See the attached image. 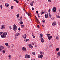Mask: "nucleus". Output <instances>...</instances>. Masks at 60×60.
<instances>
[{"label":"nucleus","instance_id":"nucleus-1","mask_svg":"<svg viewBox=\"0 0 60 60\" xmlns=\"http://www.w3.org/2000/svg\"><path fill=\"white\" fill-rule=\"evenodd\" d=\"M7 32H4L3 34H2L1 36V38H6V35H7Z\"/></svg>","mask_w":60,"mask_h":60},{"label":"nucleus","instance_id":"nucleus-2","mask_svg":"<svg viewBox=\"0 0 60 60\" xmlns=\"http://www.w3.org/2000/svg\"><path fill=\"white\" fill-rule=\"evenodd\" d=\"M14 27H13V30H14V31L16 32V31L17 30V26L15 24H14L13 25Z\"/></svg>","mask_w":60,"mask_h":60},{"label":"nucleus","instance_id":"nucleus-3","mask_svg":"<svg viewBox=\"0 0 60 60\" xmlns=\"http://www.w3.org/2000/svg\"><path fill=\"white\" fill-rule=\"evenodd\" d=\"M19 35H20V34L19 33H16L15 36V40H16V39H17V38L18 37V36H19Z\"/></svg>","mask_w":60,"mask_h":60},{"label":"nucleus","instance_id":"nucleus-4","mask_svg":"<svg viewBox=\"0 0 60 60\" xmlns=\"http://www.w3.org/2000/svg\"><path fill=\"white\" fill-rule=\"evenodd\" d=\"M56 8L55 7H53L52 8V11L54 12H56Z\"/></svg>","mask_w":60,"mask_h":60},{"label":"nucleus","instance_id":"nucleus-5","mask_svg":"<svg viewBox=\"0 0 60 60\" xmlns=\"http://www.w3.org/2000/svg\"><path fill=\"white\" fill-rule=\"evenodd\" d=\"M38 58H41L42 59V57H43V55L42 54H41L40 55V54H38Z\"/></svg>","mask_w":60,"mask_h":60},{"label":"nucleus","instance_id":"nucleus-6","mask_svg":"<svg viewBox=\"0 0 60 60\" xmlns=\"http://www.w3.org/2000/svg\"><path fill=\"white\" fill-rule=\"evenodd\" d=\"M23 38H24V41H26V34H25L24 36H22Z\"/></svg>","mask_w":60,"mask_h":60},{"label":"nucleus","instance_id":"nucleus-7","mask_svg":"<svg viewBox=\"0 0 60 60\" xmlns=\"http://www.w3.org/2000/svg\"><path fill=\"white\" fill-rule=\"evenodd\" d=\"M22 19H20L19 21V23L20 25H22L23 24V23L22 22Z\"/></svg>","mask_w":60,"mask_h":60},{"label":"nucleus","instance_id":"nucleus-8","mask_svg":"<svg viewBox=\"0 0 60 60\" xmlns=\"http://www.w3.org/2000/svg\"><path fill=\"white\" fill-rule=\"evenodd\" d=\"M1 28L3 30L5 28V25H2L1 26Z\"/></svg>","mask_w":60,"mask_h":60},{"label":"nucleus","instance_id":"nucleus-9","mask_svg":"<svg viewBox=\"0 0 60 60\" xmlns=\"http://www.w3.org/2000/svg\"><path fill=\"white\" fill-rule=\"evenodd\" d=\"M57 58H59L60 57V51H59L57 53Z\"/></svg>","mask_w":60,"mask_h":60},{"label":"nucleus","instance_id":"nucleus-10","mask_svg":"<svg viewBox=\"0 0 60 60\" xmlns=\"http://www.w3.org/2000/svg\"><path fill=\"white\" fill-rule=\"evenodd\" d=\"M22 49L23 51H26V49L25 47H23L22 48Z\"/></svg>","mask_w":60,"mask_h":60},{"label":"nucleus","instance_id":"nucleus-11","mask_svg":"<svg viewBox=\"0 0 60 60\" xmlns=\"http://www.w3.org/2000/svg\"><path fill=\"white\" fill-rule=\"evenodd\" d=\"M45 17L46 19H48L49 18V15L48 14H46L45 16Z\"/></svg>","mask_w":60,"mask_h":60},{"label":"nucleus","instance_id":"nucleus-12","mask_svg":"<svg viewBox=\"0 0 60 60\" xmlns=\"http://www.w3.org/2000/svg\"><path fill=\"white\" fill-rule=\"evenodd\" d=\"M56 22H53L52 23V25L53 26H55L56 25Z\"/></svg>","mask_w":60,"mask_h":60},{"label":"nucleus","instance_id":"nucleus-13","mask_svg":"<svg viewBox=\"0 0 60 60\" xmlns=\"http://www.w3.org/2000/svg\"><path fill=\"white\" fill-rule=\"evenodd\" d=\"M48 39L49 40H51V39H52V36L51 35L50 37L49 36H48Z\"/></svg>","mask_w":60,"mask_h":60},{"label":"nucleus","instance_id":"nucleus-14","mask_svg":"<svg viewBox=\"0 0 60 60\" xmlns=\"http://www.w3.org/2000/svg\"><path fill=\"white\" fill-rule=\"evenodd\" d=\"M1 49H4V46H0V51H1Z\"/></svg>","mask_w":60,"mask_h":60},{"label":"nucleus","instance_id":"nucleus-15","mask_svg":"<svg viewBox=\"0 0 60 60\" xmlns=\"http://www.w3.org/2000/svg\"><path fill=\"white\" fill-rule=\"evenodd\" d=\"M5 6L7 7H9V4L6 3H5Z\"/></svg>","mask_w":60,"mask_h":60},{"label":"nucleus","instance_id":"nucleus-16","mask_svg":"<svg viewBox=\"0 0 60 60\" xmlns=\"http://www.w3.org/2000/svg\"><path fill=\"white\" fill-rule=\"evenodd\" d=\"M41 41L43 43L44 42V39L43 38H41Z\"/></svg>","mask_w":60,"mask_h":60},{"label":"nucleus","instance_id":"nucleus-17","mask_svg":"<svg viewBox=\"0 0 60 60\" xmlns=\"http://www.w3.org/2000/svg\"><path fill=\"white\" fill-rule=\"evenodd\" d=\"M40 13L41 15H42L43 14H44L45 12L44 11H42L41 12H40Z\"/></svg>","mask_w":60,"mask_h":60},{"label":"nucleus","instance_id":"nucleus-18","mask_svg":"<svg viewBox=\"0 0 60 60\" xmlns=\"http://www.w3.org/2000/svg\"><path fill=\"white\" fill-rule=\"evenodd\" d=\"M8 56L9 57V58L10 59H11V55H8Z\"/></svg>","mask_w":60,"mask_h":60},{"label":"nucleus","instance_id":"nucleus-19","mask_svg":"<svg viewBox=\"0 0 60 60\" xmlns=\"http://www.w3.org/2000/svg\"><path fill=\"white\" fill-rule=\"evenodd\" d=\"M43 37V35L42 34H40V38H42Z\"/></svg>","mask_w":60,"mask_h":60},{"label":"nucleus","instance_id":"nucleus-20","mask_svg":"<svg viewBox=\"0 0 60 60\" xmlns=\"http://www.w3.org/2000/svg\"><path fill=\"white\" fill-rule=\"evenodd\" d=\"M29 47H30V48L31 49H32V48H33V46H32V45H31V44L29 45Z\"/></svg>","mask_w":60,"mask_h":60},{"label":"nucleus","instance_id":"nucleus-21","mask_svg":"<svg viewBox=\"0 0 60 60\" xmlns=\"http://www.w3.org/2000/svg\"><path fill=\"white\" fill-rule=\"evenodd\" d=\"M56 50L57 51H59V48H56Z\"/></svg>","mask_w":60,"mask_h":60},{"label":"nucleus","instance_id":"nucleus-22","mask_svg":"<svg viewBox=\"0 0 60 60\" xmlns=\"http://www.w3.org/2000/svg\"><path fill=\"white\" fill-rule=\"evenodd\" d=\"M40 53L41 54H42V55H44V52H40Z\"/></svg>","mask_w":60,"mask_h":60},{"label":"nucleus","instance_id":"nucleus-23","mask_svg":"<svg viewBox=\"0 0 60 60\" xmlns=\"http://www.w3.org/2000/svg\"><path fill=\"white\" fill-rule=\"evenodd\" d=\"M32 35L33 36V37L34 38H35V36L34 35V34L33 33L32 34Z\"/></svg>","mask_w":60,"mask_h":60},{"label":"nucleus","instance_id":"nucleus-24","mask_svg":"<svg viewBox=\"0 0 60 60\" xmlns=\"http://www.w3.org/2000/svg\"><path fill=\"white\" fill-rule=\"evenodd\" d=\"M21 26L22 28H24V25H21Z\"/></svg>","mask_w":60,"mask_h":60},{"label":"nucleus","instance_id":"nucleus-25","mask_svg":"<svg viewBox=\"0 0 60 60\" xmlns=\"http://www.w3.org/2000/svg\"><path fill=\"white\" fill-rule=\"evenodd\" d=\"M13 1H15V2H16L17 3H18V0H13Z\"/></svg>","mask_w":60,"mask_h":60},{"label":"nucleus","instance_id":"nucleus-26","mask_svg":"<svg viewBox=\"0 0 60 60\" xmlns=\"http://www.w3.org/2000/svg\"><path fill=\"white\" fill-rule=\"evenodd\" d=\"M5 53V51L4 50H3V54H4Z\"/></svg>","mask_w":60,"mask_h":60},{"label":"nucleus","instance_id":"nucleus-27","mask_svg":"<svg viewBox=\"0 0 60 60\" xmlns=\"http://www.w3.org/2000/svg\"><path fill=\"white\" fill-rule=\"evenodd\" d=\"M5 45L6 46H8V44L7 43H5Z\"/></svg>","mask_w":60,"mask_h":60},{"label":"nucleus","instance_id":"nucleus-28","mask_svg":"<svg viewBox=\"0 0 60 60\" xmlns=\"http://www.w3.org/2000/svg\"><path fill=\"white\" fill-rule=\"evenodd\" d=\"M49 15L50 18H51V15H50V13H49Z\"/></svg>","mask_w":60,"mask_h":60},{"label":"nucleus","instance_id":"nucleus-29","mask_svg":"<svg viewBox=\"0 0 60 60\" xmlns=\"http://www.w3.org/2000/svg\"><path fill=\"white\" fill-rule=\"evenodd\" d=\"M42 21L43 23H45V21L44 19L42 20Z\"/></svg>","mask_w":60,"mask_h":60},{"label":"nucleus","instance_id":"nucleus-30","mask_svg":"<svg viewBox=\"0 0 60 60\" xmlns=\"http://www.w3.org/2000/svg\"><path fill=\"white\" fill-rule=\"evenodd\" d=\"M0 8L1 9V10H2V7H3V6H2V5H0Z\"/></svg>","mask_w":60,"mask_h":60},{"label":"nucleus","instance_id":"nucleus-31","mask_svg":"<svg viewBox=\"0 0 60 60\" xmlns=\"http://www.w3.org/2000/svg\"><path fill=\"white\" fill-rule=\"evenodd\" d=\"M16 16L17 18H18L19 17V14H18Z\"/></svg>","mask_w":60,"mask_h":60},{"label":"nucleus","instance_id":"nucleus-32","mask_svg":"<svg viewBox=\"0 0 60 60\" xmlns=\"http://www.w3.org/2000/svg\"><path fill=\"white\" fill-rule=\"evenodd\" d=\"M30 55H28L27 56V58H30Z\"/></svg>","mask_w":60,"mask_h":60},{"label":"nucleus","instance_id":"nucleus-33","mask_svg":"<svg viewBox=\"0 0 60 60\" xmlns=\"http://www.w3.org/2000/svg\"><path fill=\"white\" fill-rule=\"evenodd\" d=\"M27 14L28 15V16H30V15H31V13H30V14Z\"/></svg>","mask_w":60,"mask_h":60},{"label":"nucleus","instance_id":"nucleus-34","mask_svg":"<svg viewBox=\"0 0 60 60\" xmlns=\"http://www.w3.org/2000/svg\"><path fill=\"white\" fill-rule=\"evenodd\" d=\"M48 11L49 12V13H50V9H49L48 10Z\"/></svg>","mask_w":60,"mask_h":60},{"label":"nucleus","instance_id":"nucleus-35","mask_svg":"<svg viewBox=\"0 0 60 60\" xmlns=\"http://www.w3.org/2000/svg\"><path fill=\"white\" fill-rule=\"evenodd\" d=\"M32 54L33 55H35V52H32Z\"/></svg>","mask_w":60,"mask_h":60},{"label":"nucleus","instance_id":"nucleus-36","mask_svg":"<svg viewBox=\"0 0 60 60\" xmlns=\"http://www.w3.org/2000/svg\"><path fill=\"white\" fill-rule=\"evenodd\" d=\"M50 34H46V35H47V37H48V36H49V35H50Z\"/></svg>","mask_w":60,"mask_h":60},{"label":"nucleus","instance_id":"nucleus-37","mask_svg":"<svg viewBox=\"0 0 60 60\" xmlns=\"http://www.w3.org/2000/svg\"><path fill=\"white\" fill-rule=\"evenodd\" d=\"M29 41V39H26V41Z\"/></svg>","mask_w":60,"mask_h":60},{"label":"nucleus","instance_id":"nucleus-38","mask_svg":"<svg viewBox=\"0 0 60 60\" xmlns=\"http://www.w3.org/2000/svg\"><path fill=\"white\" fill-rule=\"evenodd\" d=\"M11 9H13V6H11Z\"/></svg>","mask_w":60,"mask_h":60},{"label":"nucleus","instance_id":"nucleus-39","mask_svg":"<svg viewBox=\"0 0 60 60\" xmlns=\"http://www.w3.org/2000/svg\"><path fill=\"white\" fill-rule=\"evenodd\" d=\"M9 28L10 29H11V26H9Z\"/></svg>","mask_w":60,"mask_h":60},{"label":"nucleus","instance_id":"nucleus-40","mask_svg":"<svg viewBox=\"0 0 60 60\" xmlns=\"http://www.w3.org/2000/svg\"><path fill=\"white\" fill-rule=\"evenodd\" d=\"M56 39H57V40L58 39V36H57L56 37Z\"/></svg>","mask_w":60,"mask_h":60},{"label":"nucleus","instance_id":"nucleus-41","mask_svg":"<svg viewBox=\"0 0 60 60\" xmlns=\"http://www.w3.org/2000/svg\"><path fill=\"white\" fill-rule=\"evenodd\" d=\"M21 30V29H20V27H19L18 28V30L19 31H20Z\"/></svg>","mask_w":60,"mask_h":60},{"label":"nucleus","instance_id":"nucleus-42","mask_svg":"<svg viewBox=\"0 0 60 60\" xmlns=\"http://www.w3.org/2000/svg\"><path fill=\"white\" fill-rule=\"evenodd\" d=\"M30 5H31V6H33V4H32V3H30Z\"/></svg>","mask_w":60,"mask_h":60},{"label":"nucleus","instance_id":"nucleus-43","mask_svg":"<svg viewBox=\"0 0 60 60\" xmlns=\"http://www.w3.org/2000/svg\"><path fill=\"white\" fill-rule=\"evenodd\" d=\"M32 11H34V8H32Z\"/></svg>","mask_w":60,"mask_h":60},{"label":"nucleus","instance_id":"nucleus-44","mask_svg":"<svg viewBox=\"0 0 60 60\" xmlns=\"http://www.w3.org/2000/svg\"><path fill=\"white\" fill-rule=\"evenodd\" d=\"M3 32H0V35H1V34H3Z\"/></svg>","mask_w":60,"mask_h":60},{"label":"nucleus","instance_id":"nucleus-45","mask_svg":"<svg viewBox=\"0 0 60 60\" xmlns=\"http://www.w3.org/2000/svg\"><path fill=\"white\" fill-rule=\"evenodd\" d=\"M59 16V15H57L56 16V17L57 18H58Z\"/></svg>","mask_w":60,"mask_h":60},{"label":"nucleus","instance_id":"nucleus-46","mask_svg":"<svg viewBox=\"0 0 60 60\" xmlns=\"http://www.w3.org/2000/svg\"><path fill=\"white\" fill-rule=\"evenodd\" d=\"M54 18L53 17L51 18V19L52 20H54Z\"/></svg>","mask_w":60,"mask_h":60},{"label":"nucleus","instance_id":"nucleus-47","mask_svg":"<svg viewBox=\"0 0 60 60\" xmlns=\"http://www.w3.org/2000/svg\"><path fill=\"white\" fill-rule=\"evenodd\" d=\"M31 3L32 4H34V1H32L31 2Z\"/></svg>","mask_w":60,"mask_h":60},{"label":"nucleus","instance_id":"nucleus-48","mask_svg":"<svg viewBox=\"0 0 60 60\" xmlns=\"http://www.w3.org/2000/svg\"><path fill=\"white\" fill-rule=\"evenodd\" d=\"M27 57V55H25V58H26Z\"/></svg>","mask_w":60,"mask_h":60},{"label":"nucleus","instance_id":"nucleus-49","mask_svg":"<svg viewBox=\"0 0 60 60\" xmlns=\"http://www.w3.org/2000/svg\"><path fill=\"white\" fill-rule=\"evenodd\" d=\"M51 0H48V2H51Z\"/></svg>","mask_w":60,"mask_h":60},{"label":"nucleus","instance_id":"nucleus-50","mask_svg":"<svg viewBox=\"0 0 60 60\" xmlns=\"http://www.w3.org/2000/svg\"><path fill=\"white\" fill-rule=\"evenodd\" d=\"M37 26L38 28H40V26H39V25H38Z\"/></svg>","mask_w":60,"mask_h":60},{"label":"nucleus","instance_id":"nucleus-51","mask_svg":"<svg viewBox=\"0 0 60 60\" xmlns=\"http://www.w3.org/2000/svg\"><path fill=\"white\" fill-rule=\"evenodd\" d=\"M36 13L37 14V13H38V11H36Z\"/></svg>","mask_w":60,"mask_h":60},{"label":"nucleus","instance_id":"nucleus-52","mask_svg":"<svg viewBox=\"0 0 60 60\" xmlns=\"http://www.w3.org/2000/svg\"><path fill=\"white\" fill-rule=\"evenodd\" d=\"M32 45H34V44L33 43H32Z\"/></svg>","mask_w":60,"mask_h":60},{"label":"nucleus","instance_id":"nucleus-53","mask_svg":"<svg viewBox=\"0 0 60 60\" xmlns=\"http://www.w3.org/2000/svg\"><path fill=\"white\" fill-rule=\"evenodd\" d=\"M7 47H8V48H10V46H9V45H8V46H7Z\"/></svg>","mask_w":60,"mask_h":60},{"label":"nucleus","instance_id":"nucleus-54","mask_svg":"<svg viewBox=\"0 0 60 60\" xmlns=\"http://www.w3.org/2000/svg\"><path fill=\"white\" fill-rule=\"evenodd\" d=\"M58 18H60V16L59 15V16H58Z\"/></svg>","mask_w":60,"mask_h":60},{"label":"nucleus","instance_id":"nucleus-55","mask_svg":"<svg viewBox=\"0 0 60 60\" xmlns=\"http://www.w3.org/2000/svg\"><path fill=\"white\" fill-rule=\"evenodd\" d=\"M12 47H14V45L12 44Z\"/></svg>","mask_w":60,"mask_h":60},{"label":"nucleus","instance_id":"nucleus-56","mask_svg":"<svg viewBox=\"0 0 60 60\" xmlns=\"http://www.w3.org/2000/svg\"><path fill=\"white\" fill-rule=\"evenodd\" d=\"M52 46V45H51L50 46H49V47H51Z\"/></svg>","mask_w":60,"mask_h":60},{"label":"nucleus","instance_id":"nucleus-57","mask_svg":"<svg viewBox=\"0 0 60 60\" xmlns=\"http://www.w3.org/2000/svg\"><path fill=\"white\" fill-rule=\"evenodd\" d=\"M22 17L21 16L20 17V19H22Z\"/></svg>","mask_w":60,"mask_h":60},{"label":"nucleus","instance_id":"nucleus-58","mask_svg":"<svg viewBox=\"0 0 60 60\" xmlns=\"http://www.w3.org/2000/svg\"><path fill=\"white\" fill-rule=\"evenodd\" d=\"M42 26H43V27H44V26L42 24Z\"/></svg>","mask_w":60,"mask_h":60},{"label":"nucleus","instance_id":"nucleus-59","mask_svg":"<svg viewBox=\"0 0 60 60\" xmlns=\"http://www.w3.org/2000/svg\"><path fill=\"white\" fill-rule=\"evenodd\" d=\"M38 17H39V18H40V15H38Z\"/></svg>","mask_w":60,"mask_h":60},{"label":"nucleus","instance_id":"nucleus-60","mask_svg":"<svg viewBox=\"0 0 60 60\" xmlns=\"http://www.w3.org/2000/svg\"><path fill=\"white\" fill-rule=\"evenodd\" d=\"M32 60H35V59H32Z\"/></svg>","mask_w":60,"mask_h":60},{"label":"nucleus","instance_id":"nucleus-61","mask_svg":"<svg viewBox=\"0 0 60 60\" xmlns=\"http://www.w3.org/2000/svg\"><path fill=\"white\" fill-rule=\"evenodd\" d=\"M37 15H39V13H37Z\"/></svg>","mask_w":60,"mask_h":60},{"label":"nucleus","instance_id":"nucleus-62","mask_svg":"<svg viewBox=\"0 0 60 60\" xmlns=\"http://www.w3.org/2000/svg\"><path fill=\"white\" fill-rule=\"evenodd\" d=\"M37 22H39V20Z\"/></svg>","mask_w":60,"mask_h":60},{"label":"nucleus","instance_id":"nucleus-63","mask_svg":"<svg viewBox=\"0 0 60 60\" xmlns=\"http://www.w3.org/2000/svg\"><path fill=\"white\" fill-rule=\"evenodd\" d=\"M37 19V21H38V20H39L38 19Z\"/></svg>","mask_w":60,"mask_h":60},{"label":"nucleus","instance_id":"nucleus-64","mask_svg":"<svg viewBox=\"0 0 60 60\" xmlns=\"http://www.w3.org/2000/svg\"><path fill=\"white\" fill-rule=\"evenodd\" d=\"M59 25H60V23H59Z\"/></svg>","mask_w":60,"mask_h":60}]
</instances>
